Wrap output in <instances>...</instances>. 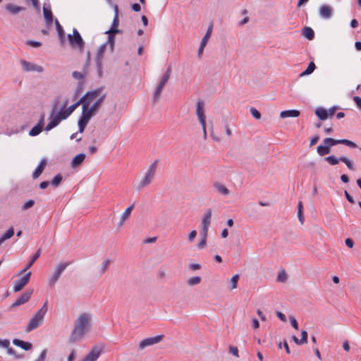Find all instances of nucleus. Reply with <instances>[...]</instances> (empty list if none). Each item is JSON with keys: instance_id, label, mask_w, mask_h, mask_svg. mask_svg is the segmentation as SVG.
Here are the masks:
<instances>
[{"instance_id": "obj_40", "label": "nucleus", "mask_w": 361, "mask_h": 361, "mask_svg": "<svg viewBox=\"0 0 361 361\" xmlns=\"http://www.w3.org/2000/svg\"><path fill=\"white\" fill-rule=\"evenodd\" d=\"M208 233H202V240L198 243L197 247L199 249H203L207 245V237Z\"/></svg>"}, {"instance_id": "obj_44", "label": "nucleus", "mask_w": 361, "mask_h": 361, "mask_svg": "<svg viewBox=\"0 0 361 361\" xmlns=\"http://www.w3.org/2000/svg\"><path fill=\"white\" fill-rule=\"evenodd\" d=\"M62 179H63V177L61 174H58L56 175V176H54V178L52 179L51 180V185L54 187V188H56L58 187L60 183H61L62 181Z\"/></svg>"}, {"instance_id": "obj_13", "label": "nucleus", "mask_w": 361, "mask_h": 361, "mask_svg": "<svg viewBox=\"0 0 361 361\" xmlns=\"http://www.w3.org/2000/svg\"><path fill=\"white\" fill-rule=\"evenodd\" d=\"M212 212L211 209H207L204 212L201 221V232L202 233H208L209 227L211 224Z\"/></svg>"}, {"instance_id": "obj_9", "label": "nucleus", "mask_w": 361, "mask_h": 361, "mask_svg": "<svg viewBox=\"0 0 361 361\" xmlns=\"http://www.w3.org/2000/svg\"><path fill=\"white\" fill-rule=\"evenodd\" d=\"M171 73V68L169 67L167 68L166 73L162 76L161 81L159 82L158 86L157 87V88L154 92V102H157L159 100L162 90L170 78Z\"/></svg>"}, {"instance_id": "obj_5", "label": "nucleus", "mask_w": 361, "mask_h": 361, "mask_svg": "<svg viewBox=\"0 0 361 361\" xmlns=\"http://www.w3.org/2000/svg\"><path fill=\"white\" fill-rule=\"evenodd\" d=\"M47 312V302H46L44 305L35 313V314L31 318L30 320L27 328L26 331L30 332L34 329H37L39 326L44 320V317Z\"/></svg>"}, {"instance_id": "obj_38", "label": "nucleus", "mask_w": 361, "mask_h": 361, "mask_svg": "<svg viewBox=\"0 0 361 361\" xmlns=\"http://www.w3.org/2000/svg\"><path fill=\"white\" fill-rule=\"evenodd\" d=\"M315 68V64L313 62H310L306 70L301 73L300 76L303 77L305 75L311 74L314 71Z\"/></svg>"}, {"instance_id": "obj_17", "label": "nucleus", "mask_w": 361, "mask_h": 361, "mask_svg": "<svg viewBox=\"0 0 361 361\" xmlns=\"http://www.w3.org/2000/svg\"><path fill=\"white\" fill-rule=\"evenodd\" d=\"M32 293V290H26L13 303L11 307H16L25 304L30 300Z\"/></svg>"}, {"instance_id": "obj_16", "label": "nucleus", "mask_w": 361, "mask_h": 361, "mask_svg": "<svg viewBox=\"0 0 361 361\" xmlns=\"http://www.w3.org/2000/svg\"><path fill=\"white\" fill-rule=\"evenodd\" d=\"M31 276V271L27 273L25 276H23L21 279L15 281L13 286V291L18 292L21 290L24 286H25L30 281Z\"/></svg>"}, {"instance_id": "obj_1", "label": "nucleus", "mask_w": 361, "mask_h": 361, "mask_svg": "<svg viewBox=\"0 0 361 361\" xmlns=\"http://www.w3.org/2000/svg\"><path fill=\"white\" fill-rule=\"evenodd\" d=\"M92 316L89 313L81 314L75 322L74 329L69 338V342L73 343L80 340L91 327Z\"/></svg>"}, {"instance_id": "obj_11", "label": "nucleus", "mask_w": 361, "mask_h": 361, "mask_svg": "<svg viewBox=\"0 0 361 361\" xmlns=\"http://www.w3.org/2000/svg\"><path fill=\"white\" fill-rule=\"evenodd\" d=\"M20 63L23 67V71L25 72L42 73L44 71V68L42 66L31 63L25 59H21Z\"/></svg>"}, {"instance_id": "obj_28", "label": "nucleus", "mask_w": 361, "mask_h": 361, "mask_svg": "<svg viewBox=\"0 0 361 361\" xmlns=\"http://www.w3.org/2000/svg\"><path fill=\"white\" fill-rule=\"evenodd\" d=\"M41 254V249H39L37 252L32 256L30 261L27 264L25 267L21 270L18 274H22L25 273L28 269H30L32 264L35 263V262L39 257Z\"/></svg>"}, {"instance_id": "obj_55", "label": "nucleus", "mask_w": 361, "mask_h": 361, "mask_svg": "<svg viewBox=\"0 0 361 361\" xmlns=\"http://www.w3.org/2000/svg\"><path fill=\"white\" fill-rule=\"evenodd\" d=\"M118 23H119L118 16L115 15L114 20H113V23H112L111 29H116V27L118 26Z\"/></svg>"}, {"instance_id": "obj_64", "label": "nucleus", "mask_w": 361, "mask_h": 361, "mask_svg": "<svg viewBox=\"0 0 361 361\" xmlns=\"http://www.w3.org/2000/svg\"><path fill=\"white\" fill-rule=\"evenodd\" d=\"M205 47H206L205 44L202 45V44L200 43V47H199V49H198V53H197V55H198L199 58L202 57V55L203 54V51H204V49Z\"/></svg>"}, {"instance_id": "obj_52", "label": "nucleus", "mask_w": 361, "mask_h": 361, "mask_svg": "<svg viewBox=\"0 0 361 361\" xmlns=\"http://www.w3.org/2000/svg\"><path fill=\"white\" fill-rule=\"evenodd\" d=\"M7 353L9 355H14L16 358L17 359H20V358H22L23 357V356L22 355H18L16 354V351L12 348H10V346L8 347V348L7 349Z\"/></svg>"}, {"instance_id": "obj_22", "label": "nucleus", "mask_w": 361, "mask_h": 361, "mask_svg": "<svg viewBox=\"0 0 361 361\" xmlns=\"http://www.w3.org/2000/svg\"><path fill=\"white\" fill-rule=\"evenodd\" d=\"M86 155L83 153H80L77 154L71 161V167L77 168L85 160Z\"/></svg>"}, {"instance_id": "obj_59", "label": "nucleus", "mask_w": 361, "mask_h": 361, "mask_svg": "<svg viewBox=\"0 0 361 361\" xmlns=\"http://www.w3.org/2000/svg\"><path fill=\"white\" fill-rule=\"evenodd\" d=\"M353 101L356 104L357 106L361 109V97L355 96L353 97Z\"/></svg>"}, {"instance_id": "obj_56", "label": "nucleus", "mask_w": 361, "mask_h": 361, "mask_svg": "<svg viewBox=\"0 0 361 361\" xmlns=\"http://www.w3.org/2000/svg\"><path fill=\"white\" fill-rule=\"evenodd\" d=\"M196 235H197V231L195 230L192 231L188 235V241L192 242L194 240L195 238L196 237Z\"/></svg>"}, {"instance_id": "obj_21", "label": "nucleus", "mask_w": 361, "mask_h": 361, "mask_svg": "<svg viewBox=\"0 0 361 361\" xmlns=\"http://www.w3.org/2000/svg\"><path fill=\"white\" fill-rule=\"evenodd\" d=\"M44 126V116H42L39 123L37 126L33 127L29 132V135L30 136H37L38 135L42 130Z\"/></svg>"}, {"instance_id": "obj_50", "label": "nucleus", "mask_w": 361, "mask_h": 361, "mask_svg": "<svg viewBox=\"0 0 361 361\" xmlns=\"http://www.w3.org/2000/svg\"><path fill=\"white\" fill-rule=\"evenodd\" d=\"M10 346V341L8 339H0V347L8 349Z\"/></svg>"}, {"instance_id": "obj_4", "label": "nucleus", "mask_w": 361, "mask_h": 361, "mask_svg": "<svg viewBox=\"0 0 361 361\" xmlns=\"http://www.w3.org/2000/svg\"><path fill=\"white\" fill-rule=\"evenodd\" d=\"M159 160H155L152 164H150L149 168L147 169L144 177L140 180V181L135 186L137 190H140L144 188L149 185L154 180L155 177V174L157 172V165Z\"/></svg>"}, {"instance_id": "obj_10", "label": "nucleus", "mask_w": 361, "mask_h": 361, "mask_svg": "<svg viewBox=\"0 0 361 361\" xmlns=\"http://www.w3.org/2000/svg\"><path fill=\"white\" fill-rule=\"evenodd\" d=\"M70 264L71 262H63L57 264L55 267L54 272L49 279V285L51 286H54L55 283L58 281L62 273Z\"/></svg>"}, {"instance_id": "obj_57", "label": "nucleus", "mask_w": 361, "mask_h": 361, "mask_svg": "<svg viewBox=\"0 0 361 361\" xmlns=\"http://www.w3.org/2000/svg\"><path fill=\"white\" fill-rule=\"evenodd\" d=\"M319 137L318 135L311 137L310 141V147H312L319 141Z\"/></svg>"}, {"instance_id": "obj_42", "label": "nucleus", "mask_w": 361, "mask_h": 361, "mask_svg": "<svg viewBox=\"0 0 361 361\" xmlns=\"http://www.w3.org/2000/svg\"><path fill=\"white\" fill-rule=\"evenodd\" d=\"M202 281L201 277L200 276H193L190 278L188 280V284L190 286H196L199 284Z\"/></svg>"}, {"instance_id": "obj_3", "label": "nucleus", "mask_w": 361, "mask_h": 361, "mask_svg": "<svg viewBox=\"0 0 361 361\" xmlns=\"http://www.w3.org/2000/svg\"><path fill=\"white\" fill-rule=\"evenodd\" d=\"M338 144H343L352 148H357L356 143L346 139L336 140L331 137H326L323 140V145H320L317 147V152L320 156L329 154L331 152V148Z\"/></svg>"}, {"instance_id": "obj_29", "label": "nucleus", "mask_w": 361, "mask_h": 361, "mask_svg": "<svg viewBox=\"0 0 361 361\" xmlns=\"http://www.w3.org/2000/svg\"><path fill=\"white\" fill-rule=\"evenodd\" d=\"M80 104H82V100L79 99L77 102L71 105L68 109L64 110L63 107L61 110H62L65 117L68 118Z\"/></svg>"}, {"instance_id": "obj_14", "label": "nucleus", "mask_w": 361, "mask_h": 361, "mask_svg": "<svg viewBox=\"0 0 361 361\" xmlns=\"http://www.w3.org/2000/svg\"><path fill=\"white\" fill-rule=\"evenodd\" d=\"M164 338L163 335H159L155 337H150L145 338L140 342L139 343V349L143 350L146 347L157 344L162 341Z\"/></svg>"}, {"instance_id": "obj_7", "label": "nucleus", "mask_w": 361, "mask_h": 361, "mask_svg": "<svg viewBox=\"0 0 361 361\" xmlns=\"http://www.w3.org/2000/svg\"><path fill=\"white\" fill-rule=\"evenodd\" d=\"M102 88H98L92 91L87 92L80 99L82 100V105H91L96 101L100 99L104 94H102Z\"/></svg>"}, {"instance_id": "obj_49", "label": "nucleus", "mask_w": 361, "mask_h": 361, "mask_svg": "<svg viewBox=\"0 0 361 361\" xmlns=\"http://www.w3.org/2000/svg\"><path fill=\"white\" fill-rule=\"evenodd\" d=\"M35 204V202L34 200H28L27 202H26L22 207V209L23 210H27L28 209H30V207H32Z\"/></svg>"}, {"instance_id": "obj_53", "label": "nucleus", "mask_w": 361, "mask_h": 361, "mask_svg": "<svg viewBox=\"0 0 361 361\" xmlns=\"http://www.w3.org/2000/svg\"><path fill=\"white\" fill-rule=\"evenodd\" d=\"M47 349H44L39 356L38 357V358L37 359V361H44L46 357H47Z\"/></svg>"}, {"instance_id": "obj_37", "label": "nucleus", "mask_w": 361, "mask_h": 361, "mask_svg": "<svg viewBox=\"0 0 361 361\" xmlns=\"http://www.w3.org/2000/svg\"><path fill=\"white\" fill-rule=\"evenodd\" d=\"M54 23L56 25V28L59 37L61 41L63 42V38H64V35H65L64 30L57 19L55 20Z\"/></svg>"}, {"instance_id": "obj_12", "label": "nucleus", "mask_w": 361, "mask_h": 361, "mask_svg": "<svg viewBox=\"0 0 361 361\" xmlns=\"http://www.w3.org/2000/svg\"><path fill=\"white\" fill-rule=\"evenodd\" d=\"M106 44H104L99 48V50L97 54V56L95 59L96 66H97V70L99 77H102L103 75L102 71V59L104 56V53L106 50Z\"/></svg>"}, {"instance_id": "obj_63", "label": "nucleus", "mask_w": 361, "mask_h": 361, "mask_svg": "<svg viewBox=\"0 0 361 361\" xmlns=\"http://www.w3.org/2000/svg\"><path fill=\"white\" fill-rule=\"evenodd\" d=\"M276 316L281 321L284 322H286V317L283 313H282L281 312H277Z\"/></svg>"}, {"instance_id": "obj_60", "label": "nucleus", "mask_w": 361, "mask_h": 361, "mask_svg": "<svg viewBox=\"0 0 361 361\" xmlns=\"http://www.w3.org/2000/svg\"><path fill=\"white\" fill-rule=\"evenodd\" d=\"M338 109V106H332L331 107L328 111L329 117H332V116L335 114L336 111Z\"/></svg>"}, {"instance_id": "obj_20", "label": "nucleus", "mask_w": 361, "mask_h": 361, "mask_svg": "<svg viewBox=\"0 0 361 361\" xmlns=\"http://www.w3.org/2000/svg\"><path fill=\"white\" fill-rule=\"evenodd\" d=\"M134 204H131L124 211V212L121 214L120 220L118 223V227H121L124 222L129 218L130 216V214L133 209Z\"/></svg>"}, {"instance_id": "obj_15", "label": "nucleus", "mask_w": 361, "mask_h": 361, "mask_svg": "<svg viewBox=\"0 0 361 361\" xmlns=\"http://www.w3.org/2000/svg\"><path fill=\"white\" fill-rule=\"evenodd\" d=\"M204 104L201 99L196 103V115L200 124L206 123V116L204 114Z\"/></svg>"}, {"instance_id": "obj_51", "label": "nucleus", "mask_w": 361, "mask_h": 361, "mask_svg": "<svg viewBox=\"0 0 361 361\" xmlns=\"http://www.w3.org/2000/svg\"><path fill=\"white\" fill-rule=\"evenodd\" d=\"M300 341L302 342V344L307 343V332L305 330H302L301 331Z\"/></svg>"}, {"instance_id": "obj_26", "label": "nucleus", "mask_w": 361, "mask_h": 361, "mask_svg": "<svg viewBox=\"0 0 361 361\" xmlns=\"http://www.w3.org/2000/svg\"><path fill=\"white\" fill-rule=\"evenodd\" d=\"M13 343L18 346L21 348H23L25 350H30L32 349V345L31 343L29 342H25L23 341L19 340L18 338H15L13 340Z\"/></svg>"}, {"instance_id": "obj_24", "label": "nucleus", "mask_w": 361, "mask_h": 361, "mask_svg": "<svg viewBox=\"0 0 361 361\" xmlns=\"http://www.w3.org/2000/svg\"><path fill=\"white\" fill-rule=\"evenodd\" d=\"M300 114V111L296 110V109L286 110V111H283L280 113V117L281 118H289V117L295 118V117L299 116Z\"/></svg>"}, {"instance_id": "obj_39", "label": "nucleus", "mask_w": 361, "mask_h": 361, "mask_svg": "<svg viewBox=\"0 0 361 361\" xmlns=\"http://www.w3.org/2000/svg\"><path fill=\"white\" fill-rule=\"evenodd\" d=\"M324 160L332 166L336 165L338 164L339 161H341L340 158L338 159L334 155L325 157Z\"/></svg>"}, {"instance_id": "obj_46", "label": "nucleus", "mask_w": 361, "mask_h": 361, "mask_svg": "<svg viewBox=\"0 0 361 361\" xmlns=\"http://www.w3.org/2000/svg\"><path fill=\"white\" fill-rule=\"evenodd\" d=\"M287 274L286 273V271L284 270L280 271L278 274V276H277V280L278 281H280V282H285L286 280H287Z\"/></svg>"}, {"instance_id": "obj_54", "label": "nucleus", "mask_w": 361, "mask_h": 361, "mask_svg": "<svg viewBox=\"0 0 361 361\" xmlns=\"http://www.w3.org/2000/svg\"><path fill=\"white\" fill-rule=\"evenodd\" d=\"M290 322L291 326L295 329H298V322H297V320L295 319V318L294 317H293V316L290 317Z\"/></svg>"}, {"instance_id": "obj_19", "label": "nucleus", "mask_w": 361, "mask_h": 361, "mask_svg": "<svg viewBox=\"0 0 361 361\" xmlns=\"http://www.w3.org/2000/svg\"><path fill=\"white\" fill-rule=\"evenodd\" d=\"M102 353V348L95 346L92 348L90 352L85 356L90 361H96Z\"/></svg>"}, {"instance_id": "obj_2", "label": "nucleus", "mask_w": 361, "mask_h": 361, "mask_svg": "<svg viewBox=\"0 0 361 361\" xmlns=\"http://www.w3.org/2000/svg\"><path fill=\"white\" fill-rule=\"evenodd\" d=\"M105 99L106 94H103V96L93 104L82 106V116L78 123L79 133H81L84 131L88 122L92 116L97 114Z\"/></svg>"}, {"instance_id": "obj_35", "label": "nucleus", "mask_w": 361, "mask_h": 361, "mask_svg": "<svg viewBox=\"0 0 361 361\" xmlns=\"http://www.w3.org/2000/svg\"><path fill=\"white\" fill-rule=\"evenodd\" d=\"M212 30H213V24L212 23H210L209 25L208 26V28H207V30L206 32V34L204 35V36L203 37V38L201 40V44H205L207 45L210 37H211V35H212Z\"/></svg>"}, {"instance_id": "obj_43", "label": "nucleus", "mask_w": 361, "mask_h": 361, "mask_svg": "<svg viewBox=\"0 0 361 361\" xmlns=\"http://www.w3.org/2000/svg\"><path fill=\"white\" fill-rule=\"evenodd\" d=\"M14 235V230L10 228L0 238L3 242L11 238Z\"/></svg>"}, {"instance_id": "obj_61", "label": "nucleus", "mask_w": 361, "mask_h": 361, "mask_svg": "<svg viewBox=\"0 0 361 361\" xmlns=\"http://www.w3.org/2000/svg\"><path fill=\"white\" fill-rule=\"evenodd\" d=\"M345 243L349 248H352L354 246V241L351 238H346Z\"/></svg>"}, {"instance_id": "obj_32", "label": "nucleus", "mask_w": 361, "mask_h": 361, "mask_svg": "<svg viewBox=\"0 0 361 361\" xmlns=\"http://www.w3.org/2000/svg\"><path fill=\"white\" fill-rule=\"evenodd\" d=\"M43 13L47 25H51L53 22V15L51 9H48L45 6H44Z\"/></svg>"}, {"instance_id": "obj_8", "label": "nucleus", "mask_w": 361, "mask_h": 361, "mask_svg": "<svg viewBox=\"0 0 361 361\" xmlns=\"http://www.w3.org/2000/svg\"><path fill=\"white\" fill-rule=\"evenodd\" d=\"M70 45L73 48H78L80 51L84 50L85 42L76 28H73V35H68Z\"/></svg>"}, {"instance_id": "obj_23", "label": "nucleus", "mask_w": 361, "mask_h": 361, "mask_svg": "<svg viewBox=\"0 0 361 361\" xmlns=\"http://www.w3.org/2000/svg\"><path fill=\"white\" fill-rule=\"evenodd\" d=\"M214 189L220 194L223 195H228L230 190L223 184L219 182H214L213 184Z\"/></svg>"}, {"instance_id": "obj_27", "label": "nucleus", "mask_w": 361, "mask_h": 361, "mask_svg": "<svg viewBox=\"0 0 361 361\" xmlns=\"http://www.w3.org/2000/svg\"><path fill=\"white\" fill-rule=\"evenodd\" d=\"M87 73V68L84 67L83 71L82 72L79 71H73L72 73V76L74 79L80 80L81 85L84 83V79Z\"/></svg>"}, {"instance_id": "obj_31", "label": "nucleus", "mask_w": 361, "mask_h": 361, "mask_svg": "<svg viewBox=\"0 0 361 361\" xmlns=\"http://www.w3.org/2000/svg\"><path fill=\"white\" fill-rule=\"evenodd\" d=\"M315 114L322 121H324L329 117L327 110L322 107L315 110Z\"/></svg>"}, {"instance_id": "obj_47", "label": "nucleus", "mask_w": 361, "mask_h": 361, "mask_svg": "<svg viewBox=\"0 0 361 361\" xmlns=\"http://www.w3.org/2000/svg\"><path fill=\"white\" fill-rule=\"evenodd\" d=\"M250 113L252 116L256 119H259L261 118V114L255 108H251Z\"/></svg>"}, {"instance_id": "obj_58", "label": "nucleus", "mask_w": 361, "mask_h": 361, "mask_svg": "<svg viewBox=\"0 0 361 361\" xmlns=\"http://www.w3.org/2000/svg\"><path fill=\"white\" fill-rule=\"evenodd\" d=\"M229 351L231 354L235 355V357H238V350L237 347L230 346Z\"/></svg>"}, {"instance_id": "obj_62", "label": "nucleus", "mask_w": 361, "mask_h": 361, "mask_svg": "<svg viewBox=\"0 0 361 361\" xmlns=\"http://www.w3.org/2000/svg\"><path fill=\"white\" fill-rule=\"evenodd\" d=\"M190 269L192 271L198 270L201 269V265L197 263L190 264L189 266Z\"/></svg>"}, {"instance_id": "obj_18", "label": "nucleus", "mask_w": 361, "mask_h": 361, "mask_svg": "<svg viewBox=\"0 0 361 361\" xmlns=\"http://www.w3.org/2000/svg\"><path fill=\"white\" fill-rule=\"evenodd\" d=\"M319 16L325 19H329L332 16L333 8L329 5H322L319 8Z\"/></svg>"}, {"instance_id": "obj_34", "label": "nucleus", "mask_w": 361, "mask_h": 361, "mask_svg": "<svg viewBox=\"0 0 361 361\" xmlns=\"http://www.w3.org/2000/svg\"><path fill=\"white\" fill-rule=\"evenodd\" d=\"M110 264V259H107L104 260L102 264L97 268L98 274L102 276L103 275L109 268Z\"/></svg>"}, {"instance_id": "obj_6", "label": "nucleus", "mask_w": 361, "mask_h": 361, "mask_svg": "<svg viewBox=\"0 0 361 361\" xmlns=\"http://www.w3.org/2000/svg\"><path fill=\"white\" fill-rule=\"evenodd\" d=\"M56 106V104L54 106V108L53 109L49 115V118L50 121L45 127L44 130L46 131L51 130L52 128L56 127L62 120L67 118L66 117H65V115L62 112V110H60L57 113L55 112Z\"/></svg>"}, {"instance_id": "obj_33", "label": "nucleus", "mask_w": 361, "mask_h": 361, "mask_svg": "<svg viewBox=\"0 0 361 361\" xmlns=\"http://www.w3.org/2000/svg\"><path fill=\"white\" fill-rule=\"evenodd\" d=\"M6 9L12 14H17L19 12L24 11L25 8L13 4H8L6 6Z\"/></svg>"}, {"instance_id": "obj_45", "label": "nucleus", "mask_w": 361, "mask_h": 361, "mask_svg": "<svg viewBox=\"0 0 361 361\" xmlns=\"http://www.w3.org/2000/svg\"><path fill=\"white\" fill-rule=\"evenodd\" d=\"M238 279H239V275L238 274H235L234 275L230 280V283L231 284V290H233L235 288H236L237 287V284H238Z\"/></svg>"}, {"instance_id": "obj_25", "label": "nucleus", "mask_w": 361, "mask_h": 361, "mask_svg": "<svg viewBox=\"0 0 361 361\" xmlns=\"http://www.w3.org/2000/svg\"><path fill=\"white\" fill-rule=\"evenodd\" d=\"M46 165H47V160L45 159H42L41 160L39 164L38 165V166L37 167V169L32 173V178L34 179L37 178L42 174Z\"/></svg>"}, {"instance_id": "obj_41", "label": "nucleus", "mask_w": 361, "mask_h": 361, "mask_svg": "<svg viewBox=\"0 0 361 361\" xmlns=\"http://www.w3.org/2000/svg\"><path fill=\"white\" fill-rule=\"evenodd\" d=\"M340 160H341V161L345 163V165L347 166V167L350 170H353L354 169V165H353V161H351L350 159H349L346 157H340Z\"/></svg>"}, {"instance_id": "obj_36", "label": "nucleus", "mask_w": 361, "mask_h": 361, "mask_svg": "<svg viewBox=\"0 0 361 361\" xmlns=\"http://www.w3.org/2000/svg\"><path fill=\"white\" fill-rule=\"evenodd\" d=\"M302 35L309 40H312L314 37V30L310 27H305L302 30Z\"/></svg>"}, {"instance_id": "obj_48", "label": "nucleus", "mask_w": 361, "mask_h": 361, "mask_svg": "<svg viewBox=\"0 0 361 361\" xmlns=\"http://www.w3.org/2000/svg\"><path fill=\"white\" fill-rule=\"evenodd\" d=\"M26 44L31 46L32 47H39L42 46V43L40 42L27 40L26 41Z\"/></svg>"}, {"instance_id": "obj_30", "label": "nucleus", "mask_w": 361, "mask_h": 361, "mask_svg": "<svg viewBox=\"0 0 361 361\" xmlns=\"http://www.w3.org/2000/svg\"><path fill=\"white\" fill-rule=\"evenodd\" d=\"M120 32H121V30L118 29H111L106 32V33L109 34L107 42L110 44L112 50L114 49V37L113 35L114 34H117V33H120Z\"/></svg>"}]
</instances>
